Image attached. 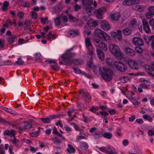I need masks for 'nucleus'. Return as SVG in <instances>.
Returning <instances> with one entry per match:
<instances>
[{"instance_id":"603ef678","label":"nucleus","mask_w":154,"mask_h":154,"mask_svg":"<svg viewBox=\"0 0 154 154\" xmlns=\"http://www.w3.org/2000/svg\"><path fill=\"white\" fill-rule=\"evenodd\" d=\"M100 114L101 117L104 119H105L109 115L108 113L106 112H100Z\"/></svg>"},{"instance_id":"aec40b11","label":"nucleus","mask_w":154,"mask_h":154,"mask_svg":"<svg viewBox=\"0 0 154 154\" xmlns=\"http://www.w3.org/2000/svg\"><path fill=\"white\" fill-rule=\"evenodd\" d=\"M97 54L100 58L102 61L104 60V53L103 51L99 48H97Z\"/></svg>"},{"instance_id":"ddd939ff","label":"nucleus","mask_w":154,"mask_h":154,"mask_svg":"<svg viewBox=\"0 0 154 154\" xmlns=\"http://www.w3.org/2000/svg\"><path fill=\"white\" fill-rule=\"evenodd\" d=\"M143 29L147 33H149L150 31V29L146 20L145 18L142 20Z\"/></svg>"},{"instance_id":"8fccbe9b","label":"nucleus","mask_w":154,"mask_h":154,"mask_svg":"<svg viewBox=\"0 0 154 154\" xmlns=\"http://www.w3.org/2000/svg\"><path fill=\"white\" fill-rule=\"evenodd\" d=\"M17 36L15 35H12L11 37L8 39V41L10 42L13 43L14 42V40L17 39Z\"/></svg>"},{"instance_id":"4468645a","label":"nucleus","mask_w":154,"mask_h":154,"mask_svg":"<svg viewBox=\"0 0 154 154\" xmlns=\"http://www.w3.org/2000/svg\"><path fill=\"white\" fill-rule=\"evenodd\" d=\"M100 24L102 29L105 31H108L110 28L109 23L106 20H102L100 22Z\"/></svg>"},{"instance_id":"2eb2a0df","label":"nucleus","mask_w":154,"mask_h":154,"mask_svg":"<svg viewBox=\"0 0 154 154\" xmlns=\"http://www.w3.org/2000/svg\"><path fill=\"white\" fill-rule=\"evenodd\" d=\"M111 35L115 39L120 40L122 39V31L119 30H117V32H112Z\"/></svg>"},{"instance_id":"a211bd4d","label":"nucleus","mask_w":154,"mask_h":154,"mask_svg":"<svg viewBox=\"0 0 154 154\" xmlns=\"http://www.w3.org/2000/svg\"><path fill=\"white\" fill-rule=\"evenodd\" d=\"M4 134L6 135L14 137L16 135V131L13 129H11L10 131L6 130L4 131Z\"/></svg>"},{"instance_id":"3c124183","label":"nucleus","mask_w":154,"mask_h":154,"mask_svg":"<svg viewBox=\"0 0 154 154\" xmlns=\"http://www.w3.org/2000/svg\"><path fill=\"white\" fill-rule=\"evenodd\" d=\"M14 138L13 139L11 140L13 143L15 145L17 146H18V143L19 141V140L17 139L15 137H14Z\"/></svg>"},{"instance_id":"69168bd1","label":"nucleus","mask_w":154,"mask_h":154,"mask_svg":"<svg viewBox=\"0 0 154 154\" xmlns=\"http://www.w3.org/2000/svg\"><path fill=\"white\" fill-rule=\"evenodd\" d=\"M48 19V17H46L44 18H41L42 23L43 24H45Z\"/></svg>"},{"instance_id":"49530a36","label":"nucleus","mask_w":154,"mask_h":154,"mask_svg":"<svg viewBox=\"0 0 154 154\" xmlns=\"http://www.w3.org/2000/svg\"><path fill=\"white\" fill-rule=\"evenodd\" d=\"M0 123L4 125H8V124H10V122L8 121H6L0 118Z\"/></svg>"},{"instance_id":"5701e85b","label":"nucleus","mask_w":154,"mask_h":154,"mask_svg":"<svg viewBox=\"0 0 154 154\" xmlns=\"http://www.w3.org/2000/svg\"><path fill=\"white\" fill-rule=\"evenodd\" d=\"M33 122L32 120H30L28 121L25 122L24 125L25 128L29 129L32 128Z\"/></svg>"},{"instance_id":"393cba45","label":"nucleus","mask_w":154,"mask_h":154,"mask_svg":"<svg viewBox=\"0 0 154 154\" xmlns=\"http://www.w3.org/2000/svg\"><path fill=\"white\" fill-rule=\"evenodd\" d=\"M87 25L90 28H93L97 26L98 24L96 21H92L88 22Z\"/></svg>"},{"instance_id":"f03ea898","label":"nucleus","mask_w":154,"mask_h":154,"mask_svg":"<svg viewBox=\"0 0 154 154\" xmlns=\"http://www.w3.org/2000/svg\"><path fill=\"white\" fill-rule=\"evenodd\" d=\"M109 48L111 53L117 58L120 59L123 58V53L121 52L119 47L117 45L110 44Z\"/></svg>"},{"instance_id":"20e7f679","label":"nucleus","mask_w":154,"mask_h":154,"mask_svg":"<svg viewBox=\"0 0 154 154\" xmlns=\"http://www.w3.org/2000/svg\"><path fill=\"white\" fill-rule=\"evenodd\" d=\"M74 55V53H71L70 52H68L66 53L63 54L62 56V58L65 63V64L71 65L75 63V60L69 59L70 58Z\"/></svg>"},{"instance_id":"58836bf2","label":"nucleus","mask_w":154,"mask_h":154,"mask_svg":"<svg viewBox=\"0 0 154 154\" xmlns=\"http://www.w3.org/2000/svg\"><path fill=\"white\" fill-rule=\"evenodd\" d=\"M148 40L149 42H151V46L152 48L154 49V36L153 35L150 36Z\"/></svg>"},{"instance_id":"b1692460","label":"nucleus","mask_w":154,"mask_h":154,"mask_svg":"<svg viewBox=\"0 0 154 154\" xmlns=\"http://www.w3.org/2000/svg\"><path fill=\"white\" fill-rule=\"evenodd\" d=\"M100 38L102 40L108 41L109 40L110 37L109 35L106 32H103Z\"/></svg>"},{"instance_id":"2f4dec72","label":"nucleus","mask_w":154,"mask_h":154,"mask_svg":"<svg viewBox=\"0 0 154 154\" xmlns=\"http://www.w3.org/2000/svg\"><path fill=\"white\" fill-rule=\"evenodd\" d=\"M3 109L6 111L14 115H16L17 114V113L16 112L9 108L4 107Z\"/></svg>"},{"instance_id":"6ab92c4d","label":"nucleus","mask_w":154,"mask_h":154,"mask_svg":"<svg viewBox=\"0 0 154 154\" xmlns=\"http://www.w3.org/2000/svg\"><path fill=\"white\" fill-rule=\"evenodd\" d=\"M125 54L130 56H134L135 54V51L133 49L129 48H126L125 49Z\"/></svg>"},{"instance_id":"a19ab883","label":"nucleus","mask_w":154,"mask_h":154,"mask_svg":"<svg viewBox=\"0 0 154 154\" xmlns=\"http://www.w3.org/2000/svg\"><path fill=\"white\" fill-rule=\"evenodd\" d=\"M121 82L125 83L129 81V78L127 76H124L122 77H120L119 78Z\"/></svg>"},{"instance_id":"7c9ffc66","label":"nucleus","mask_w":154,"mask_h":154,"mask_svg":"<svg viewBox=\"0 0 154 154\" xmlns=\"http://www.w3.org/2000/svg\"><path fill=\"white\" fill-rule=\"evenodd\" d=\"M145 7L144 6L140 5H136L135 7V9L139 12L143 11L145 9Z\"/></svg>"},{"instance_id":"79ce46f5","label":"nucleus","mask_w":154,"mask_h":154,"mask_svg":"<svg viewBox=\"0 0 154 154\" xmlns=\"http://www.w3.org/2000/svg\"><path fill=\"white\" fill-rule=\"evenodd\" d=\"M106 62L107 64L109 66H112L114 62V61L112 59L108 58L106 60Z\"/></svg>"},{"instance_id":"a18cd8bd","label":"nucleus","mask_w":154,"mask_h":154,"mask_svg":"<svg viewBox=\"0 0 154 154\" xmlns=\"http://www.w3.org/2000/svg\"><path fill=\"white\" fill-rule=\"evenodd\" d=\"M123 33L125 35H128L131 32V30L128 28H126L123 30Z\"/></svg>"},{"instance_id":"e433bc0d","label":"nucleus","mask_w":154,"mask_h":154,"mask_svg":"<svg viewBox=\"0 0 154 154\" xmlns=\"http://www.w3.org/2000/svg\"><path fill=\"white\" fill-rule=\"evenodd\" d=\"M143 118L144 119L148 120L149 122H151L152 121V117L148 115H144L143 116Z\"/></svg>"},{"instance_id":"052dcab7","label":"nucleus","mask_w":154,"mask_h":154,"mask_svg":"<svg viewBox=\"0 0 154 154\" xmlns=\"http://www.w3.org/2000/svg\"><path fill=\"white\" fill-rule=\"evenodd\" d=\"M149 12L152 13L151 14L154 15V6H150L148 8Z\"/></svg>"},{"instance_id":"c03bdc74","label":"nucleus","mask_w":154,"mask_h":154,"mask_svg":"<svg viewBox=\"0 0 154 154\" xmlns=\"http://www.w3.org/2000/svg\"><path fill=\"white\" fill-rule=\"evenodd\" d=\"M100 48H102L104 51H107V45L105 44L103 42H102L101 44L100 45Z\"/></svg>"},{"instance_id":"e2e57ef3","label":"nucleus","mask_w":154,"mask_h":154,"mask_svg":"<svg viewBox=\"0 0 154 154\" xmlns=\"http://www.w3.org/2000/svg\"><path fill=\"white\" fill-rule=\"evenodd\" d=\"M152 13L149 12H147L146 14V17L148 19H151L153 15H154L153 14H152Z\"/></svg>"},{"instance_id":"c85d7f7f","label":"nucleus","mask_w":154,"mask_h":154,"mask_svg":"<svg viewBox=\"0 0 154 154\" xmlns=\"http://www.w3.org/2000/svg\"><path fill=\"white\" fill-rule=\"evenodd\" d=\"M68 148L67 149V150L68 152L70 153H74L75 152V149L70 144H68Z\"/></svg>"},{"instance_id":"9d476101","label":"nucleus","mask_w":154,"mask_h":154,"mask_svg":"<svg viewBox=\"0 0 154 154\" xmlns=\"http://www.w3.org/2000/svg\"><path fill=\"white\" fill-rule=\"evenodd\" d=\"M133 44L135 45L142 46L144 45L143 40L137 37H134L132 39Z\"/></svg>"},{"instance_id":"1a4fd4ad","label":"nucleus","mask_w":154,"mask_h":154,"mask_svg":"<svg viewBox=\"0 0 154 154\" xmlns=\"http://www.w3.org/2000/svg\"><path fill=\"white\" fill-rule=\"evenodd\" d=\"M105 11L106 8L104 7H102L97 9L96 11V17L98 19H102Z\"/></svg>"},{"instance_id":"f3484780","label":"nucleus","mask_w":154,"mask_h":154,"mask_svg":"<svg viewBox=\"0 0 154 154\" xmlns=\"http://www.w3.org/2000/svg\"><path fill=\"white\" fill-rule=\"evenodd\" d=\"M79 33V32L78 30L71 29L67 33V35L69 37H73L77 35Z\"/></svg>"},{"instance_id":"f257e3e1","label":"nucleus","mask_w":154,"mask_h":154,"mask_svg":"<svg viewBox=\"0 0 154 154\" xmlns=\"http://www.w3.org/2000/svg\"><path fill=\"white\" fill-rule=\"evenodd\" d=\"M99 72L104 80L107 82L110 81L112 80L113 73L110 69L102 67L99 69Z\"/></svg>"},{"instance_id":"412c9836","label":"nucleus","mask_w":154,"mask_h":154,"mask_svg":"<svg viewBox=\"0 0 154 154\" xmlns=\"http://www.w3.org/2000/svg\"><path fill=\"white\" fill-rule=\"evenodd\" d=\"M120 16V14L119 12H115L113 14L111 15V18L112 19L114 20H117L119 18Z\"/></svg>"},{"instance_id":"5fc2aeb1","label":"nucleus","mask_w":154,"mask_h":154,"mask_svg":"<svg viewBox=\"0 0 154 154\" xmlns=\"http://www.w3.org/2000/svg\"><path fill=\"white\" fill-rule=\"evenodd\" d=\"M130 98L131 100L132 103L134 104H135L136 105H138L140 103V102L137 101L136 100L134 99L132 97Z\"/></svg>"},{"instance_id":"dca6fc26","label":"nucleus","mask_w":154,"mask_h":154,"mask_svg":"<svg viewBox=\"0 0 154 154\" xmlns=\"http://www.w3.org/2000/svg\"><path fill=\"white\" fill-rule=\"evenodd\" d=\"M128 64L132 69L137 70L139 68V66L134 60H130L128 61Z\"/></svg>"},{"instance_id":"774afa93","label":"nucleus","mask_w":154,"mask_h":154,"mask_svg":"<svg viewBox=\"0 0 154 154\" xmlns=\"http://www.w3.org/2000/svg\"><path fill=\"white\" fill-rule=\"evenodd\" d=\"M41 54L39 53L36 54L35 55V58L36 60L39 59L41 57Z\"/></svg>"},{"instance_id":"13d9d810","label":"nucleus","mask_w":154,"mask_h":154,"mask_svg":"<svg viewBox=\"0 0 154 154\" xmlns=\"http://www.w3.org/2000/svg\"><path fill=\"white\" fill-rule=\"evenodd\" d=\"M85 137L84 136H78L76 137V141L79 142L81 139H85Z\"/></svg>"},{"instance_id":"c9c22d12","label":"nucleus","mask_w":154,"mask_h":154,"mask_svg":"<svg viewBox=\"0 0 154 154\" xmlns=\"http://www.w3.org/2000/svg\"><path fill=\"white\" fill-rule=\"evenodd\" d=\"M80 145L81 148L83 149H88V145L87 143L85 142H81L80 143Z\"/></svg>"},{"instance_id":"473e14b6","label":"nucleus","mask_w":154,"mask_h":154,"mask_svg":"<svg viewBox=\"0 0 154 154\" xmlns=\"http://www.w3.org/2000/svg\"><path fill=\"white\" fill-rule=\"evenodd\" d=\"M139 81L142 82V83L145 84L148 87L149 86H150L151 85V83L149 81L146 80L144 79H139Z\"/></svg>"},{"instance_id":"0eeeda50","label":"nucleus","mask_w":154,"mask_h":154,"mask_svg":"<svg viewBox=\"0 0 154 154\" xmlns=\"http://www.w3.org/2000/svg\"><path fill=\"white\" fill-rule=\"evenodd\" d=\"M145 70L149 75L154 77V61L152 63L151 67L146 66L145 67Z\"/></svg>"},{"instance_id":"423d86ee","label":"nucleus","mask_w":154,"mask_h":154,"mask_svg":"<svg viewBox=\"0 0 154 154\" xmlns=\"http://www.w3.org/2000/svg\"><path fill=\"white\" fill-rule=\"evenodd\" d=\"M85 42L86 46L88 50V54L90 55H92L93 53V48L92 46L90 39L88 38H86Z\"/></svg>"},{"instance_id":"de8ad7c7","label":"nucleus","mask_w":154,"mask_h":154,"mask_svg":"<svg viewBox=\"0 0 154 154\" xmlns=\"http://www.w3.org/2000/svg\"><path fill=\"white\" fill-rule=\"evenodd\" d=\"M53 134L57 135L60 137L62 136L58 131L57 128L55 127H54L53 128Z\"/></svg>"},{"instance_id":"cd10ccee","label":"nucleus","mask_w":154,"mask_h":154,"mask_svg":"<svg viewBox=\"0 0 154 154\" xmlns=\"http://www.w3.org/2000/svg\"><path fill=\"white\" fill-rule=\"evenodd\" d=\"M103 33V31L100 29H97L95 31V35L100 38L101 37V35Z\"/></svg>"},{"instance_id":"f8f14e48","label":"nucleus","mask_w":154,"mask_h":154,"mask_svg":"<svg viewBox=\"0 0 154 154\" xmlns=\"http://www.w3.org/2000/svg\"><path fill=\"white\" fill-rule=\"evenodd\" d=\"M58 116L57 115H52L50 116L45 118H40L39 119L41 120L44 123H48L50 122L51 120L57 118Z\"/></svg>"},{"instance_id":"72a5a7b5","label":"nucleus","mask_w":154,"mask_h":154,"mask_svg":"<svg viewBox=\"0 0 154 154\" xmlns=\"http://www.w3.org/2000/svg\"><path fill=\"white\" fill-rule=\"evenodd\" d=\"M94 42L96 46H99L100 47V45L101 44L102 42L100 39L97 38L94 40Z\"/></svg>"},{"instance_id":"09e8293b","label":"nucleus","mask_w":154,"mask_h":154,"mask_svg":"<svg viewBox=\"0 0 154 154\" xmlns=\"http://www.w3.org/2000/svg\"><path fill=\"white\" fill-rule=\"evenodd\" d=\"M55 35L52 34L51 32H50L48 34L47 38L48 39L51 38L55 39L56 38Z\"/></svg>"},{"instance_id":"bf43d9fd","label":"nucleus","mask_w":154,"mask_h":154,"mask_svg":"<svg viewBox=\"0 0 154 154\" xmlns=\"http://www.w3.org/2000/svg\"><path fill=\"white\" fill-rule=\"evenodd\" d=\"M21 59V58H18V60L16 61L17 64L19 65V66H21L24 63V61L21 60H19Z\"/></svg>"},{"instance_id":"6e6d98bb","label":"nucleus","mask_w":154,"mask_h":154,"mask_svg":"<svg viewBox=\"0 0 154 154\" xmlns=\"http://www.w3.org/2000/svg\"><path fill=\"white\" fill-rule=\"evenodd\" d=\"M30 3L29 2H24L23 3L22 6L24 7H28L29 6Z\"/></svg>"},{"instance_id":"338daca9","label":"nucleus","mask_w":154,"mask_h":154,"mask_svg":"<svg viewBox=\"0 0 154 154\" xmlns=\"http://www.w3.org/2000/svg\"><path fill=\"white\" fill-rule=\"evenodd\" d=\"M17 16L19 18H22L24 17V13L21 11H20L17 13Z\"/></svg>"},{"instance_id":"ea45409f","label":"nucleus","mask_w":154,"mask_h":154,"mask_svg":"<svg viewBox=\"0 0 154 154\" xmlns=\"http://www.w3.org/2000/svg\"><path fill=\"white\" fill-rule=\"evenodd\" d=\"M103 136L107 139H110L112 137V134L110 132H105L104 133Z\"/></svg>"},{"instance_id":"f704fd0d","label":"nucleus","mask_w":154,"mask_h":154,"mask_svg":"<svg viewBox=\"0 0 154 154\" xmlns=\"http://www.w3.org/2000/svg\"><path fill=\"white\" fill-rule=\"evenodd\" d=\"M9 3L8 2H5L4 3L3 5L2 9L3 11H5L7 10L8 9V7L9 6Z\"/></svg>"},{"instance_id":"864d4df0","label":"nucleus","mask_w":154,"mask_h":154,"mask_svg":"<svg viewBox=\"0 0 154 154\" xmlns=\"http://www.w3.org/2000/svg\"><path fill=\"white\" fill-rule=\"evenodd\" d=\"M102 136V134L101 132H98L94 135V138L95 139H98Z\"/></svg>"},{"instance_id":"680f3d73","label":"nucleus","mask_w":154,"mask_h":154,"mask_svg":"<svg viewBox=\"0 0 154 154\" xmlns=\"http://www.w3.org/2000/svg\"><path fill=\"white\" fill-rule=\"evenodd\" d=\"M31 15L32 18L33 19H35L37 17V13L34 11L31 12Z\"/></svg>"},{"instance_id":"c756f323","label":"nucleus","mask_w":154,"mask_h":154,"mask_svg":"<svg viewBox=\"0 0 154 154\" xmlns=\"http://www.w3.org/2000/svg\"><path fill=\"white\" fill-rule=\"evenodd\" d=\"M61 17L60 16H57L56 18H54V23L56 26H59L61 23Z\"/></svg>"},{"instance_id":"4c0bfd02","label":"nucleus","mask_w":154,"mask_h":154,"mask_svg":"<svg viewBox=\"0 0 154 154\" xmlns=\"http://www.w3.org/2000/svg\"><path fill=\"white\" fill-rule=\"evenodd\" d=\"M69 18L70 20V21L71 22H77L79 21V20L78 19L76 18L75 17H74L72 16V15L69 14Z\"/></svg>"},{"instance_id":"bb28decb","label":"nucleus","mask_w":154,"mask_h":154,"mask_svg":"<svg viewBox=\"0 0 154 154\" xmlns=\"http://www.w3.org/2000/svg\"><path fill=\"white\" fill-rule=\"evenodd\" d=\"M106 153L107 154H116V152L114 148L111 147H107Z\"/></svg>"},{"instance_id":"4be33fe9","label":"nucleus","mask_w":154,"mask_h":154,"mask_svg":"<svg viewBox=\"0 0 154 154\" xmlns=\"http://www.w3.org/2000/svg\"><path fill=\"white\" fill-rule=\"evenodd\" d=\"M48 61L49 63H52L55 64L54 65H51V67L53 68L56 70H58L59 69V67L58 66V64L57 63L54 61L51 60H48V61H45V62Z\"/></svg>"},{"instance_id":"7ed1b4c3","label":"nucleus","mask_w":154,"mask_h":154,"mask_svg":"<svg viewBox=\"0 0 154 154\" xmlns=\"http://www.w3.org/2000/svg\"><path fill=\"white\" fill-rule=\"evenodd\" d=\"M92 2L93 0H85L82 2L84 11L89 15H92L95 12L94 8L91 6Z\"/></svg>"},{"instance_id":"9b49d317","label":"nucleus","mask_w":154,"mask_h":154,"mask_svg":"<svg viewBox=\"0 0 154 154\" xmlns=\"http://www.w3.org/2000/svg\"><path fill=\"white\" fill-rule=\"evenodd\" d=\"M139 0H125L122 3L124 6H131L133 5L137 4L140 2Z\"/></svg>"},{"instance_id":"a878e982","label":"nucleus","mask_w":154,"mask_h":154,"mask_svg":"<svg viewBox=\"0 0 154 154\" xmlns=\"http://www.w3.org/2000/svg\"><path fill=\"white\" fill-rule=\"evenodd\" d=\"M87 19L86 17L84 16L82 17L79 22V25L82 26L84 25L85 24H87Z\"/></svg>"},{"instance_id":"37998d69","label":"nucleus","mask_w":154,"mask_h":154,"mask_svg":"<svg viewBox=\"0 0 154 154\" xmlns=\"http://www.w3.org/2000/svg\"><path fill=\"white\" fill-rule=\"evenodd\" d=\"M13 24V22L12 21V20L9 19L6 21L5 24H3L4 26H5L6 27H8L10 25H12Z\"/></svg>"},{"instance_id":"0e129e2a","label":"nucleus","mask_w":154,"mask_h":154,"mask_svg":"<svg viewBox=\"0 0 154 154\" xmlns=\"http://www.w3.org/2000/svg\"><path fill=\"white\" fill-rule=\"evenodd\" d=\"M39 131H38L36 132L32 133L30 134V136L32 137H36L38 136Z\"/></svg>"},{"instance_id":"6e6552de","label":"nucleus","mask_w":154,"mask_h":154,"mask_svg":"<svg viewBox=\"0 0 154 154\" xmlns=\"http://www.w3.org/2000/svg\"><path fill=\"white\" fill-rule=\"evenodd\" d=\"M79 94L82 95L83 98L88 103L90 102L91 98L87 90L83 89L80 91Z\"/></svg>"},{"instance_id":"39448f33","label":"nucleus","mask_w":154,"mask_h":154,"mask_svg":"<svg viewBox=\"0 0 154 154\" xmlns=\"http://www.w3.org/2000/svg\"><path fill=\"white\" fill-rule=\"evenodd\" d=\"M115 67L119 71L125 72L128 69L127 66L124 64L120 61H116L114 63Z\"/></svg>"},{"instance_id":"4d7b16f0","label":"nucleus","mask_w":154,"mask_h":154,"mask_svg":"<svg viewBox=\"0 0 154 154\" xmlns=\"http://www.w3.org/2000/svg\"><path fill=\"white\" fill-rule=\"evenodd\" d=\"M136 52L139 54H141L143 51L142 48L140 47H137L135 48Z\"/></svg>"}]
</instances>
